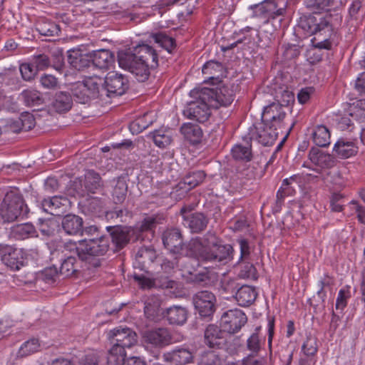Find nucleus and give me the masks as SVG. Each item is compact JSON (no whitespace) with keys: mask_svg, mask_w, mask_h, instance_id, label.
I'll return each instance as SVG.
<instances>
[{"mask_svg":"<svg viewBox=\"0 0 365 365\" xmlns=\"http://www.w3.org/2000/svg\"><path fill=\"white\" fill-rule=\"evenodd\" d=\"M133 56L136 57V58L144 61L145 62H156L157 61V54L153 48L147 44H140L134 48L133 53L132 52Z\"/></svg>","mask_w":365,"mask_h":365,"instance_id":"nucleus-27","label":"nucleus"},{"mask_svg":"<svg viewBox=\"0 0 365 365\" xmlns=\"http://www.w3.org/2000/svg\"><path fill=\"white\" fill-rule=\"evenodd\" d=\"M21 97L24 103L29 106H38L43 103L39 92L34 89H26L21 92Z\"/></svg>","mask_w":365,"mask_h":365,"instance_id":"nucleus-40","label":"nucleus"},{"mask_svg":"<svg viewBox=\"0 0 365 365\" xmlns=\"http://www.w3.org/2000/svg\"><path fill=\"white\" fill-rule=\"evenodd\" d=\"M212 93L210 96V106L212 108H218L220 106H227L234 101V91L232 86H220L216 88H207Z\"/></svg>","mask_w":365,"mask_h":365,"instance_id":"nucleus-16","label":"nucleus"},{"mask_svg":"<svg viewBox=\"0 0 365 365\" xmlns=\"http://www.w3.org/2000/svg\"><path fill=\"white\" fill-rule=\"evenodd\" d=\"M239 275L242 278L256 279L257 278V272L252 263L245 262Z\"/></svg>","mask_w":365,"mask_h":365,"instance_id":"nucleus-53","label":"nucleus"},{"mask_svg":"<svg viewBox=\"0 0 365 365\" xmlns=\"http://www.w3.org/2000/svg\"><path fill=\"white\" fill-rule=\"evenodd\" d=\"M75 257L71 255L66 257L61 263L60 272L66 277L72 276L76 271L78 266Z\"/></svg>","mask_w":365,"mask_h":365,"instance_id":"nucleus-42","label":"nucleus"},{"mask_svg":"<svg viewBox=\"0 0 365 365\" xmlns=\"http://www.w3.org/2000/svg\"><path fill=\"white\" fill-rule=\"evenodd\" d=\"M13 235L18 240H24L36 235V230L33 225L25 223L17 225L12 229Z\"/></svg>","mask_w":365,"mask_h":365,"instance_id":"nucleus-37","label":"nucleus"},{"mask_svg":"<svg viewBox=\"0 0 365 365\" xmlns=\"http://www.w3.org/2000/svg\"><path fill=\"white\" fill-rule=\"evenodd\" d=\"M20 72L25 81L32 80L37 74V68L32 63H24L20 65Z\"/></svg>","mask_w":365,"mask_h":365,"instance_id":"nucleus-47","label":"nucleus"},{"mask_svg":"<svg viewBox=\"0 0 365 365\" xmlns=\"http://www.w3.org/2000/svg\"><path fill=\"white\" fill-rule=\"evenodd\" d=\"M304 353L307 356H313L317 351V342L314 339H307L302 346Z\"/></svg>","mask_w":365,"mask_h":365,"instance_id":"nucleus-59","label":"nucleus"},{"mask_svg":"<svg viewBox=\"0 0 365 365\" xmlns=\"http://www.w3.org/2000/svg\"><path fill=\"white\" fill-rule=\"evenodd\" d=\"M91 58L93 64L100 69H108L114 62L113 53L106 49L95 51Z\"/></svg>","mask_w":365,"mask_h":365,"instance_id":"nucleus-21","label":"nucleus"},{"mask_svg":"<svg viewBox=\"0 0 365 365\" xmlns=\"http://www.w3.org/2000/svg\"><path fill=\"white\" fill-rule=\"evenodd\" d=\"M108 337L113 344L112 347L122 348L124 350L137 342L136 334L127 327H118L109 331Z\"/></svg>","mask_w":365,"mask_h":365,"instance_id":"nucleus-11","label":"nucleus"},{"mask_svg":"<svg viewBox=\"0 0 365 365\" xmlns=\"http://www.w3.org/2000/svg\"><path fill=\"white\" fill-rule=\"evenodd\" d=\"M19 118L20 120L19 123L21 125L23 130H29L33 128L36 124L34 115L29 112L22 113Z\"/></svg>","mask_w":365,"mask_h":365,"instance_id":"nucleus-52","label":"nucleus"},{"mask_svg":"<svg viewBox=\"0 0 365 365\" xmlns=\"http://www.w3.org/2000/svg\"><path fill=\"white\" fill-rule=\"evenodd\" d=\"M68 62L74 68L81 70L90 64V58L79 50H70L68 51Z\"/></svg>","mask_w":365,"mask_h":365,"instance_id":"nucleus-26","label":"nucleus"},{"mask_svg":"<svg viewBox=\"0 0 365 365\" xmlns=\"http://www.w3.org/2000/svg\"><path fill=\"white\" fill-rule=\"evenodd\" d=\"M222 65L217 62L208 61L202 67V73L207 75H213L210 77L212 81H217L218 76H215V72L221 71Z\"/></svg>","mask_w":365,"mask_h":365,"instance_id":"nucleus-51","label":"nucleus"},{"mask_svg":"<svg viewBox=\"0 0 365 365\" xmlns=\"http://www.w3.org/2000/svg\"><path fill=\"white\" fill-rule=\"evenodd\" d=\"M199 365H220V359L212 352L202 356Z\"/></svg>","mask_w":365,"mask_h":365,"instance_id":"nucleus-56","label":"nucleus"},{"mask_svg":"<svg viewBox=\"0 0 365 365\" xmlns=\"http://www.w3.org/2000/svg\"><path fill=\"white\" fill-rule=\"evenodd\" d=\"M163 242L164 246L170 252L185 255L188 257L182 258V263H183L182 260L184 259H190V257H193V256L190 255V252L188 247L189 244L185 247L182 246L181 234L178 230L173 229L165 231L163 235ZM191 263L192 261H188L185 265L189 266ZM184 264H185V262H184Z\"/></svg>","mask_w":365,"mask_h":365,"instance_id":"nucleus-9","label":"nucleus"},{"mask_svg":"<svg viewBox=\"0 0 365 365\" xmlns=\"http://www.w3.org/2000/svg\"><path fill=\"white\" fill-rule=\"evenodd\" d=\"M232 154L236 159L250 160L252 155L250 144L247 143L246 145H236L232 149Z\"/></svg>","mask_w":365,"mask_h":365,"instance_id":"nucleus-45","label":"nucleus"},{"mask_svg":"<svg viewBox=\"0 0 365 365\" xmlns=\"http://www.w3.org/2000/svg\"><path fill=\"white\" fill-rule=\"evenodd\" d=\"M108 247L109 238L104 236L80 240V259L93 267H98L100 264L98 257L103 255L108 251Z\"/></svg>","mask_w":365,"mask_h":365,"instance_id":"nucleus-4","label":"nucleus"},{"mask_svg":"<svg viewBox=\"0 0 365 365\" xmlns=\"http://www.w3.org/2000/svg\"><path fill=\"white\" fill-rule=\"evenodd\" d=\"M309 158L312 163L320 168H329L334 163V158L331 155L316 148H312L310 150Z\"/></svg>","mask_w":365,"mask_h":365,"instance_id":"nucleus-22","label":"nucleus"},{"mask_svg":"<svg viewBox=\"0 0 365 365\" xmlns=\"http://www.w3.org/2000/svg\"><path fill=\"white\" fill-rule=\"evenodd\" d=\"M156 146L164 148L171 144L173 138L169 130L161 128L149 134Z\"/></svg>","mask_w":365,"mask_h":365,"instance_id":"nucleus-29","label":"nucleus"},{"mask_svg":"<svg viewBox=\"0 0 365 365\" xmlns=\"http://www.w3.org/2000/svg\"><path fill=\"white\" fill-rule=\"evenodd\" d=\"M99 355L96 352L86 354L81 359L78 365H98Z\"/></svg>","mask_w":365,"mask_h":365,"instance_id":"nucleus-60","label":"nucleus"},{"mask_svg":"<svg viewBox=\"0 0 365 365\" xmlns=\"http://www.w3.org/2000/svg\"><path fill=\"white\" fill-rule=\"evenodd\" d=\"M40 349V343L37 339H31L25 341L17 352V357H26L37 352Z\"/></svg>","mask_w":365,"mask_h":365,"instance_id":"nucleus-38","label":"nucleus"},{"mask_svg":"<svg viewBox=\"0 0 365 365\" xmlns=\"http://www.w3.org/2000/svg\"><path fill=\"white\" fill-rule=\"evenodd\" d=\"M72 106L71 97L66 93L59 92L56 95L53 107L58 113L66 112Z\"/></svg>","mask_w":365,"mask_h":365,"instance_id":"nucleus-34","label":"nucleus"},{"mask_svg":"<svg viewBox=\"0 0 365 365\" xmlns=\"http://www.w3.org/2000/svg\"><path fill=\"white\" fill-rule=\"evenodd\" d=\"M193 302L196 311L202 317H209L215 311L216 299L212 292H200L195 294Z\"/></svg>","mask_w":365,"mask_h":365,"instance_id":"nucleus-15","label":"nucleus"},{"mask_svg":"<svg viewBox=\"0 0 365 365\" xmlns=\"http://www.w3.org/2000/svg\"><path fill=\"white\" fill-rule=\"evenodd\" d=\"M149 116V114H145L143 117L138 118L130 125V129L133 132L140 133L147 128L152 121L147 123L145 120Z\"/></svg>","mask_w":365,"mask_h":365,"instance_id":"nucleus-54","label":"nucleus"},{"mask_svg":"<svg viewBox=\"0 0 365 365\" xmlns=\"http://www.w3.org/2000/svg\"><path fill=\"white\" fill-rule=\"evenodd\" d=\"M279 130L265 125L264 122L256 124L250 131V139L255 140L264 145H270L277 138Z\"/></svg>","mask_w":365,"mask_h":365,"instance_id":"nucleus-14","label":"nucleus"},{"mask_svg":"<svg viewBox=\"0 0 365 365\" xmlns=\"http://www.w3.org/2000/svg\"><path fill=\"white\" fill-rule=\"evenodd\" d=\"M63 252L75 253L80 258L79 241L78 242L69 240L65 242Z\"/></svg>","mask_w":365,"mask_h":365,"instance_id":"nucleus-61","label":"nucleus"},{"mask_svg":"<svg viewBox=\"0 0 365 365\" xmlns=\"http://www.w3.org/2000/svg\"><path fill=\"white\" fill-rule=\"evenodd\" d=\"M163 359L171 365H185L192 361L193 355L188 349L180 348L165 353Z\"/></svg>","mask_w":365,"mask_h":365,"instance_id":"nucleus-18","label":"nucleus"},{"mask_svg":"<svg viewBox=\"0 0 365 365\" xmlns=\"http://www.w3.org/2000/svg\"><path fill=\"white\" fill-rule=\"evenodd\" d=\"M351 298L350 287L346 286L339 291L336 300V309L343 310L347 305L348 300Z\"/></svg>","mask_w":365,"mask_h":365,"instance_id":"nucleus-46","label":"nucleus"},{"mask_svg":"<svg viewBox=\"0 0 365 365\" xmlns=\"http://www.w3.org/2000/svg\"><path fill=\"white\" fill-rule=\"evenodd\" d=\"M180 131L184 137L192 143H197L202 137V130L197 125L190 123H184Z\"/></svg>","mask_w":365,"mask_h":365,"instance_id":"nucleus-30","label":"nucleus"},{"mask_svg":"<svg viewBox=\"0 0 365 365\" xmlns=\"http://www.w3.org/2000/svg\"><path fill=\"white\" fill-rule=\"evenodd\" d=\"M118 347H112L109 351L107 360V365H125V351Z\"/></svg>","mask_w":365,"mask_h":365,"instance_id":"nucleus-39","label":"nucleus"},{"mask_svg":"<svg viewBox=\"0 0 365 365\" xmlns=\"http://www.w3.org/2000/svg\"><path fill=\"white\" fill-rule=\"evenodd\" d=\"M187 317V312L185 307L181 306H173L166 311V318L172 324H183L186 322Z\"/></svg>","mask_w":365,"mask_h":365,"instance_id":"nucleus-24","label":"nucleus"},{"mask_svg":"<svg viewBox=\"0 0 365 365\" xmlns=\"http://www.w3.org/2000/svg\"><path fill=\"white\" fill-rule=\"evenodd\" d=\"M257 295L254 287L244 285L237 290L235 298L240 306L247 307L255 300Z\"/></svg>","mask_w":365,"mask_h":365,"instance_id":"nucleus-23","label":"nucleus"},{"mask_svg":"<svg viewBox=\"0 0 365 365\" xmlns=\"http://www.w3.org/2000/svg\"><path fill=\"white\" fill-rule=\"evenodd\" d=\"M259 9L268 18L275 19L284 15L285 8L277 9V4L272 1H264L259 6Z\"/></svg>","mask_w":365,"mask_h":365,"instance_id":"nucleus-36","label":"nucleus"},{"mask_svg":"<svg viewBox=\"0 0 365 365\" xmlns=\"http://www.w3.org/2000/svg\"><path fill=\"white\" fill-rule=\"evenodd\" d=\"M205 177L203 171L197 170L187 175L183 179V183L187 185V189H192L201 183Z\"/></svg>","mask_w":365,"mask_h":365,"instance_id":"nucleus-44","label":"nucleus"},{"mask_svg":"<svg viewBox=\"0 0 365 365\" xmlns=\"http://www.w3.org/2000/svg\"><path fill=\"white\" fill-rule=\"evenodd\" d=\"M118 58L120 67L132 73L138 81H144L148 79L150 75L148 62L136 58L130 49L120 51Z\"/></svg>","mask_w":365,"mask_h":365,"instance_id":"nucleus-6","label":"nucleus"},{"mask_svg":"<svg viewBox=\"0 0 365 365\" xmlns=\"http://www.w3.org/2000/svg\"><path fill=\"white\" fill-rule=\"evenodd\" d=\"M349 114H347V109L345 108L341 118L338 119V126L341 130L349 129L353 124V118H350Z\"/></svg>","mask_w":365,"mask_h":365,"instance_id":"nucleus-58","label":"nucleus"},{"mask_svg":"<svg viewBox=\"0 0 365 365\" xmlns=\"http://www.w3.org/2000/svg\"><path fill=\"white\" fill-rule=\"evenodd\" d=\"M297 177L296 175H293L289 178H286L283 180L282 186L279 189L277 192V197H283V195H289L292 193V191L294 190V187H292V184L294 182L296 181Z\"/></svg>","mask_w":365,"mask_h":365,"instance_id":"nucleus-50","label":"nucleus"},{"mask_svg":"<svg viewBox=\"0 0 365 365\" xmlns=\"http://www.w3.org/2000/svg\"><path fill=\"white\" fill-rule=\"evenodd\" d=\"M286 113L282 105L273 103L266 106L262 113V120L265 125H271L280 130L284 127Z\"/></svg>","mask_w":365,"mask_h":365,"instance_id":"nucleus-13","label":"nucleus"},{"mask_svg":"<svg viewBox=\"0 0 365 365\" xmlns=\"http://www.w3.org/2000/svg\"><path fill=\"white\" fill-rule=\"evenodd\" d=\"M155 39L158 43L169 53H171L172 49L175 47L174 39L163 33L157 34L155 36Z\"/></svg>","mask_w":365,"mask_h":365,"instance_id":"nucleus-49","label":"nucleus"},{"mask_svg":"<svg viewBox=\"0 0 365 365\" xmlns=\"http://www.w3.org/2000/svg\"><path fill=\"white\" fill-rule=\"evenodd\" d=\"M41 83L45 88H53L57 85V79L51 75H44L41 78Z\"/></svg>","mask_w":365,"mask_h":365,"instance_id":"nucleus-62","label":"nucleus"},{"mask_svg":"<svg viewBox=\"0 0 365 365\" xmlns=\"http://www.w3.org/2000/svg\"><path fill=\"white\" fill-rule=\"evenodd\" d=\"M190 255L195 259H184L183 262L187 263L192 261L190 265H184L182 271V276L190 279H195L192 276L195 274V268L198 267L199 260L219 261L227 259L230 257L232 247L230 245H219L217 238L214 235H209L205 239L195 238L190 241L188 245Z\"/></svg>","mask_w":365,"mask_h":365,"instance_id":"nucleus-1","label":"nucleus"},{"mask_svg":"<svg viewBox=\"0 0 365 365\" xmlns=\"http://www.w3.org/2000/svg\"><path fill=\"white\" fill-rule=\"evenodd\" d=\"M128 185L123 179H118L113 190V197L116 203L123 202L126 196Z\"/></svg>","mask_w":365,"mask_h":365,"instance_id":"nucleus-43","label":"nucleus"},{"mask_svg":"<svg viewBox=\"0 0 365 365\" xmlns=\"http://www.w3.org/2000/svg\"><path fill=\"white\" fill-rule=\"evenodd\" d=\"M354 88L361 95H365V71L360 73L357 77Z\"/></svg>","mask_w":365,"mask_h":365,"instance_id":"nucleus-64","label":"nucleus"},{"mask_svg":"<svg viewBox=\"0 0 365 365\" xmlns=\"http://www.w3.org/2000/svg\"><path fill=\"white\" fill-rule=\"evenodd\" d=\"M247 347L250 351L253 352H257L259 349L260 341L257 334H253L247 339Z\"/></svg>","mask_w":365,"mask_h":365,"instance_id":"nucleus-63","label":"nucleus"},{"mask_svg":"<svg viewBox=\"0 0 365 365\" xmlns=\"http://www.w3.org/2000/svg\"><path fill=\"white\" fill-rule=\"evenodd\" d=\"M103 83L108 93L122 95L127 88L128 81L120 73L110 72L106 76L105 80L103 79Z\"/></svg>","mask_w":365,"mask_h":365,"instance_id":"nucleus-17","label":"nucleus"},{"mask_svg":"<svg viewBox=\"0 0 365 365\" xmlns=\"http://www.w3.org/2000/svg\"><path fill=\"white\" fill-rule=\"evenodd\" d=\"M222 338V331L217 326L209 325L205 331V343L210 347H215L220 344Z\"/></svg>","mask_w":365,"mask_h":365,"instance_id":"nucleus-31","label":"nucleus"},{"mask_svg":"<svg viewBox=\"0 0 365 365\" xmlns=\"http://www.w3.org/2000/svg\"><path fill=\"white\" fill-rule=\"evenodd\" d=\"M142 343L147 350L162 349L172 343L170 331L165 328L146 330L142 336Z\"/></svg>","mask_w":365,"mask_h":365,"instance_id":"nucleus-8","label":"nucleus"},{"mask_svg":"<svg viewBox=\"0 0 365 365\" xmlns=\"http://www.w3.org/2000/svg\"><path fill=\"white\" fill-rule=\"evenodd\" d=\"M237 242L240 245V259L247 260L249 259L252 247L248 242V241L245 239H239Z\"/></svg>","mask_w":365,"mask_h":365,"instance_id":"nucleus-55","label":"nucleus"},{"mask_svg":"<svg viewBox=\"0 0 365 365\" xmlns=\"http://www.w3.org/2000/svg\"><path fill=\"white\" fill-rule=\"evenodd\" d=\"M103 86V78L98 76L86 78L83 81L73 83L71 92L76 101L80 103H86L91 98H96Z\"/></svg>","mask_w":365,"mask_h":365,"instance_id":"nucleus-5","label":"nucleus"},{"mask_svg":"<svg viewBox=\"0 0 365 365\" xmlns=\"http://www.w3.org/2000/svg\"><path fill=\"white\" fill-rule=\"evenodd\" d=\"M311 22H316L312 26H310V32L315 35L314 39L319 41L316 43L315 46L319 48L329 49L331 48V42L329 38L332 36L336 27L341 21L339 14L331 15L326 14L322 16H316L309 19Z\"/></svg>","mask_w":365,"mask_h":365,"instance_id":"nucleus-2","label":"nucleus"},{"mask_svg":"<svg viewBox=\"0 0 365 365\" xmlns=\"http://www.w3.org/2000/svg\"><path fill=\"white\" fill-rule=\"evenodd\" d=\"M27 212L28 207L21 195L14 192L6 194L1 208V215L5 221L12 222Z\"/></svg>","mask_w":365,"mask_h":365,"instance_id":"nucleus-7","label":"nucleus"},{"mask_svg":"<svg viewBox=\"0 0 365 365\" xmlns=\"http://www.w3.org/2000/svg\"><path fill=\"white\" fill-rule=\"evenodd\" d=\"M358 148L354 143L341 138L334 144L333 152L339 158H349L356 154Z\"/></svg>","mask_w":365,"mask_h":365,"instance_id":"nucleus-20","label":"nucleus"},{"mask_svg":"<svg viewBox=\"0 0 365 365\" xmlns=\"http://www.w3.org/2000/svg\"><path fill=\"white\" fill-rule=\"evenodd\" d=\"M247 322L245 313L240 309H230L222 316L220 325L223 331L230 334L237 332Z\"/></svg>","mask_w":365,"mask_h":365,"instance_id":"nucleus-12","label":"nucleus"},{"mask_svg":"<svg viewBox=\"0 0 365 365\" xmlns=\"http://www.w3.org/2000/svg\"><path fill=\"white\" fill-rule=\"evenodd\" d=\"M130 231L128 227H115L110 234L113 243L119 248L124 247L129 241Z\"/></svg>","mask_w":365,"mask_h":365,"instance_id":"nucleus-35","label":"nucleus"},{"mask_svg":"<svg viewBox=\"0 0 365 365\" xmlns=\"http://www.w3.org/2000/svg\"><path fill=\"white\" fill-rule=\"evenodd\" d=\"M25 252L7 245L0 244V259L12 270H19L24 265Z\"/></svg>","mask_w":365,"mask_h":365,"instance_id":"nucleus-10","label":"nucleus"},{"mask_svg":"<svg viewBox=\"0 0 365 365\" xmlns=\"http://www.w3.org/2000/svg\"><path fill=\"white\" fill-rule=\"evenodd\" d=\"M62 226L66 233L76 235L82 230L83 220L79 216L68 215L64 217Z\"/></svg>","mask_w":365,"mask_h":365,"instance_id":"nucleus-25","label":"nucleus"},{"mask_svg":"<svg viewBox=\"0 0 365 365\" xmlns=\"http://www.w3.org/2000/svg\"><path fill=\"white\" fill-rule=\"evenodd\" d=\"M312 140L314 143L319 147H326L330 144V133L324 125H317L313 130Z\"/></svg>","mask_w":365,"mask_h":365,"instance_id":"nucleus-28","label":"nucleus"},{"mask_svg":"<svg viewBox=\"0 0 365 365\" xmlns=\"http://www.w3.org/2000/svg\"><path fill=\"white\" fill-rule=\"evenodd\" d=\"M192 93L195 96L196 99L187 104L183 113L189 118L199 122H205L210 114V108H212L210 102V96L212 95V93L207 88L193 91Z\"/></svg>","mask_w":365,"mask_h":365,"instance_id":"nucleus-3","label":"nucleus"},{"mask_svg":"<svg viewBox=\"0 0 365 365\" xmlns=\"http://www.w3.org/2000/svg\"><path fill=\"white\" fill-rule=\"evenodd\" d=\"M159 307L160 303L157 299L153 302V304L146 302L144 308L146 317L150 320H156L159 315Z\"/></svg>","mask_w":365,"mask_h":365,"instance_id":"nucleus-48","label":"nucleus"},{"mask_svg":"<svg viewBox=\"0 0 365 365\" xmlns=\"http://www.w3.org/2000/svg\"><path fill=\"white\" fill-rule=\"evenodd\" d=\"M69 201L67 198L61 196H53L44 199L42 202L43 210L52 215H58L68 207Z\"/></svg>","mask_w":365,"mask_h":365,"instance_id":"nucleus-19","label":"nucleus"},{"mask_svg":"<svg viewBox=\"0 0 365 365\" xmlns=\"http://www.w3.org/2000/svg\"><path fill=\"white\" fill-rule=\"evenodd\" d=\"M347 114L355 120L365 121V99L346 105Z\"/></svg>","mask_w":365,"mask_h":365,"instance_id":"nucleus-32","label":"nucleus"},{"mask_svg":"<svg viewBox=\"0 0 365 365\" xmlns=\"http://www.w3.org/2000/svg\"><path fill=\"white\" fill-rule=\"evenodd\" d=\"M84 185L91 192H95L101 187V178L93 170L88 171L85 175Z\"/></svg>","mask_w":365,"mask_h":365,"instance_id":"nucleus-41","label":"nucleus"},{"mask_svg":"<svg viewBox=\"0 0 365 365\" xmlns=\"http://www.w3.org/2000/svg\"><path fill=\"white\" fill-rule=\"evenodd\" d=\"M185 224L188 225L192 232H199L203 230L207 225V220L202 213L192 214L190 217L183 216Z\"/></svg>","mask_w":365,"mask_h":365,"instance_id":"nucleus-33","label":"nucleus"},{"mask_svg":"<svg viewBox=\"0 0 365 365\" xmlns=\"http://www.w3.org/2000/svg\"><path fill=\"white\" fill-rule=\"evenodd\" d=\"M312 87H306L302 88L297 94V99L299 103L304 104L309 101L311 96L314 93Z\"/></svg>","mask_w":365,"mask_h":365,"instance_id":"nucleus-57","label":"nucleus"}]
</instances>
